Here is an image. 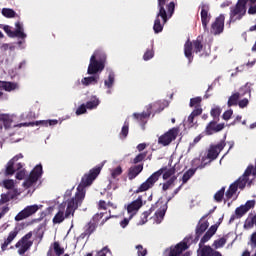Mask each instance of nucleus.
<instances>
[{
  "label": "nucleus",
  "mask_w": 256,
  "mask_h": 256,
  "mask_svg": "<svg viewBox=\"0 0 256 256\" xmlns=\"http://www.w3.org/2000/svg\"><path fill=\"white\" fill-rule=\"evenodd\" d=\"M103 165H105V161L101 166H96L95 168H92L89 173L85 174L77 187L75 196L65 200L58 206L57 213L52 219L54 225H60L65 219H71V217L75 216V211L79 209L80 205L83 203V199H85V187L91 186L93 181L99 177Z\"/></svg>",
  "instance_id": "nucleus-1"
},
{
  "label": "nucleus",
  "mask_w": 256,
  "mask_h": 256,
  "mask_svg": "<svg viewBox=\"0 0 256 256\" xmlns=\"http://www.w3.org/2000/svg\"><path fill=\"white\" fill-rule=\"evenodd\" d=\"M105 63H107V54L103 50H96L91 58L88 65L87 74L92 76H87L77 81L78 85H83V87H89L91 85H97L99 83V73L105 69Z\"/></svg>",
  "instance_id": "nucleus-2"
},
{
  "label": "nucleus",
  "mask_w": 256,
  "mask_h": 256,
  "mask_svg": "<svg viewBox=\"0 0 256 256\" xmlns=\"http://www.w3.org/2000/svg\"><path fill=\"white\" fill-rule=\"evenodd\" d=\"M167 0H158V13L154 20V33H161L165 23L173 17L175 13V2H170L168 5H165ZM166 7V8H165Z\"/></svg>",
  "instance_id": "nucleus-3"
},
{
  "label": "nucleus",
  "mask_w": 256,
  "mask_h": 256,
  "mask_svg": "<svg viewBox=\"0 0 256 256\" xmlns=\"http://www.w3.org/2000/svg\"><path fill=\"white\" fill-rule=\"evenodd\" d=\"M256 175H253V165L247 167L244 174L234 182L226 192L227 199H233L237 193V189H245V186L251 187V183L255 179Z\"/></svg>",
  "instance_id": "nucleus-4"
},
{
  "label": "nucleus",
  "mask_w": 256,
  "mask_h": 256,
  "mask_svg": "<svg viewBox=\"0 0 256 256\" xmlns=\"http://www.w3.org/2000/svg\"><path fill=\"white\" fill-rule=\"evenodd\" d=\"M163 175V179H172L175 176V168H161L158 171L154 172L144 183H142L136 193H143L144 191H149L154 185L156 181H159V177Z\"/></svg>",
  "instance_id": "nucleus-5"
},
{
  "label": "nucleus",
  "mask_w": 256,
  "mask_h": 256,
  "mask_svg": "<svg viewBox=\"0 0 256 256\" xmlns=\"http://www.w3.org/2000/svg\"><path fill=\"white\" fill-rule=\"evenodd\" d=\"M165 107H169V101H157L147 106V112L134 113L133 117L136 119V121H139L142 129H145V123H147L149 117H151V109H155L156 113H161Z\"/></svg>",
  "instance_id": "nucleus-6"
},
{
  "label": "nucleus",
  "mask_w": 256,
  "mask_h": 256,
  "mask_svg": "<svg viewBox=\"0 0 256 256\" xmlns=\"http://www.w3.org/2000/svg\"><path fill=\"white\" fill-rule=\"evenodd\" d=\"M193 51L194 53H200V57H209L211 54V48L203 49V44L199 39L193 42L187 41L184 45V55L189 63L193 61Z\"/></svg>",
  "instance_id": "nucleus-7"
},
{
  "label": "nucleus",
  "mask_w": 256,
  "mask_h": 256,
  "mask_svg": "<svg viewBox=\"0 0 256 256\" xmlns=\"http://www.w3.org/2000/svg\"><path fill=\"white\" fill-rule=\"evenodd\" d=\"M155 207H158V210L155 212L154 221H156L158 225L159 223H161V221H163L165 213H167V202L164 203L158 201L154 206L151 207L149 211H145L144 213H142L141 220L138 225H145L147 223V218L149 217V215H151L153 211H155Z\"/></svg>",
  "instance_id": "nucleus-8"
},
{
  "label": "nucleus",
  "mask_w": 256,
  "mask_h": 256,
  "mask_svg": "<svg viewBox=\"0 0 256 256\" xmlns=\"http://www.w3.org/2000/svg\"><path fill=\"white\" fill-rule=\"evenodd\" d=\"M19 159H23V154H18L16 156H14L7 163L6 175H13V173H15V171H18L16 173V179L21 181V180L25 179L26 171H25V169H23V164L22 163H18L16 166H14L15 162L19 161Z\"/></svg>",
  "instance_id": "nucleus-9"
},
{
  "label": "nucleus",
  "mask_w": 256,
  "mask_h": 256,
  "mask_svg": "<svg viewBox=\"0 0 256 256\" xmlns=\"http://www.w3.org/2000/svg\"><path fill=\"white\" fill-rule=\"evenodd\" d=\"M247 0H238L236 6L230 10V23H235L243 18L245 13H247Z\"/></svg>",
  "instance_id": "nucleus-10"
},
{
  "label": "nucleus",
  "mask_w": 256,
  "mask_h": 256,
  "mask_svg": "<svg viewBox=\"0 0 256 256\" xmlns=\"http://www.w3.org/2000/svg\"><path fill=\"white\" fill-rule=\"evenodd\" d=\"M186 249H189V245H187V241L184 240L183 242L178 243L175 246H171L167 248L163 255L164 256H191V253L186 252L183 254V251H186Z\"/></svg>",
  "instance_id": "nucleus-11"
},
{
  "label": "nucleus",
  "mask_w": 256,
  "mask_h": 256,
  "mask_svg": "<svg viewBox=\"0 0 256 256\" xmlns=\"http://www.w3.org/2000/svg\"><path fill=\"white\" fill-rule=\"evenodd\" d=\"M145 203L146 201L143 199V196H138L137 200L125 204L124 209L130 219H133V217L139 213V209H141Z\"/></svg>",
  "instance_id": "nucleus-12"
},
{
  "label": "nucleus",
  "mask_w": 256,
  "mask_h": 256,
  "mask_svg": "<svg viewBox=\"0 0 256 256\" xmlns=\"http://www.w3.org/2000/svg\"><path fill=\"white\" fill-rule=\"evenodd\" d=\"M32 237L33 233L29 232L15 244V248L18 249V255H25V253L31 249L33 246V241H31Z\"/></svg>",
  "instance_id": "nucleus-13"
},
{
  "label": "nucleus",
  "mask_w": 256,
  "mask_h": 256,
  "mask_svg": "<svg viewBox=\"0 0 256 256\" xmlns=\"http://www.w3.org/2000/svg\"><path fill=\"white\" fill-rule=\"evenodd\" d=\"M41 175H43V166L41 164H38L31 171L29 177L23 183V186L26 189H29L30 187H34L35 183H37V181H39Z\"/></svg>",
  "instance_id": "nucleus-14"
},
{
  "label": "nucleus",
  "mask_w": 256,
  "mask_h": 256,
  "mask_svg": "<svg viewBox=\"0 0 256 256\" xmlns=\"http://www.w3.org/2000/svg\"><path fill=\"white\" fill-rule=\"evenodd\" d=\"M39 209H43V205L34 204L26 206L15 216V221H23V219H28V217H32V215H35V213H37Z\"/></svg>",
  "instance_id": "nucleus-15"
},
{
  "label": "nucleus",
  "mask_w": 256,
  "mask_h": 256,
  "mask_svg": "<svg viewBox=\"0 0 256 256\" xmlns=\"http://www.w3.org/2000/svg\"><path fill=\"white\" fill-rule=\"evenodd\" d=\"M3 30L8 37H11L12 39L15 37H25V26L23 25V22H16L14 31L11 30L9 25H4Z\"/></svg>",
  "instance_id": "nucleus-16"
},
{
  "label": "nucleus",
  "mask_w": 256,
  "mask_h": 256,
  "mask_svg": "<svg viewBox=\"0 0 256 256\" xmlns=\"http://www.w3.org/2000/svg\"><path fill=\"white\" fill-rule=\"evenodd\" d=\"M223 149H225V141H221L218 145L210 146L207 155L204 156V159L209 161V163H211V161H215Z\"/></svg>",
  "instance_id": "nucleus-17"
},
{
  "label": "nucleus",
  "mask_w": 256,
  "mask_h": 256,
  "mask_svg": "<svg viewBox=\"0 0 256 256\" xmlns=\"http://www.w3.org/2000/svg\"><path fill=\"white\" fill-rule=\"evenodd\" d=\"M177 135H179V129L172 128L168 132H166L164 135L160 136L158 139V143L160 145H163L164 147H167L170 143L175 141L177 139Z\"/></svg>",
  "instance_id": "nucleus-18"
},
{
  "label": "nucleus",
  "mask_w": 256,
  "mask_h": 256,
  "mask_svg": "<svg viewBox=\"0 0 256 256\" xmlns=\"http://www.w3.org/2000/svg\"><path fill=\"white\" fill-rule=\"evenodd\" d=\"M225 28V16L221 14L216 20L212 23L210 32L212 35H221V32Z\"/></svg>",
  "instance_id": "nucleus-19"
},
{
  "label": "nucleus",
  "mask_w": 256,
  "mask_h": 256,
  "mask_svg": "<svg viewBox=\"0 0 256 256\" xmlns=\"http://www.w3.org/2000/svg\"><path fill=\"white\" fill-rule=\"evenodd\" d=\"M59 123V120L53 119V120H40L36 122H25L17 124V127H34V125H42L43 127H55Z\"/></svg>",
  "instance_id": "nucleus-20"
},
{
  "label": "nucleus",
  "mask_w": 256,
  "mask_h": 256,
  "mask_svg": "<svg viewBox=\"0 0 256 256\" xmlns=\"http://www.w3.org/2000/svg\"><path fill=\"white\" fill-rule=\"evenodd\" d=\"M199 9L201 15V22L204 31H208L207 25L211 21V13H209V6L207 4H202Z\"/></svg>",
  "instance_id": "nucleus-21"
},
{
  "label": "nucleus",
  "mask_w": 256,
  "mask_h": 256,
  "mask_svg": "<svg viewBox=\"0 0 256 256\" xmlns=\"http://www.w3.org/2000/svg\"><path fill=\"white\" fill-rule=\"evenodd\" d=\"M108 76L104 80V87L107 95H111L113 93V85H115V72L111 69H107Z\"/></svg>",
  "instance_id": "nucleus-22"
},
{
  "label": "nucleus",
  "mask_w": 256,
  "mask_h": 256,
  "mask_svg": "<svg viewBox=\"0 0 256 256\" xmlns=\"http://www.w3.org/2000/svg\"><path fill=\"white\" fill-rule=\"evenodd\" d=\"M0 121L3 122L4 128L6 131H8V134L13 135V132L15 129L20 128L17 125H13V119H11V116L7 114L0 115Z\"/></svg>",
  "instance_id": "nucleus-23"
},
{
  "label": "nucleus",
  "mask_w": 256,
  "mask_h": 256,
  "mask_svg": "<svg viewBox=\"0 0 256 256\" xmlns=\"http://www.w3.org/2000/svg\"><path fill=\"white\" fill-rule=\"evenodd\" d=\"M255 207V200H248L245 205H241L240 207L236 208L235 215L238 219H241L243 215L249 212L250 209Z\"/></svg>",
  "instance_id": "nucleus-24"
},
{
  "label": "nucleus",
  "mask_w": 256,
  "mask_h": 256,
  "mask_svg": "<svg viewBox=\"0 0 256 256\" xmlns=\"http://www.w3.org/2000/svg\"><path fill=\"white\" fill-rule=\"evenodd\" d=\"M17 235H19V230L17 228H14L9 232L8 236L4 238V242L1 244V251H7V248L13 243V241H15Z\"/></svg>",
  "instance_id": "nucleus-25"
},
{
  "label": "nucleus",
  "mask_w": 256,
  "mask_h": 256,
  "mask_svg": "<svg viewBox=\"0 0 256 256\" xmlns=\"http://www.w3.org/2000/svg\"><path fill=\"white\" fill-rule=\"evenodd\" d=\"M1 89H4V91H16V89H19V84L15 82H3L0 81V101L5 97V94L1 91Z\"/></svg>",
  "instance_id": "nucleus-26"
},
{
  "label": "nucleus",
  "mask_w": 256,
  "mask_h": 256,
  "mask_svg": "<svg viewBox=\"0 0 256 256\" xmlns=\"http://www.w3.org/2000/svg\"><path fill=\"white\" fill-rule=\"evenodd\" d=\"M225 129V124L220 123L217 124L216 122H210L206 127V135H213V133H219V131H223Z\"/></svg>",
  "instance_id": "nucleus-27"
},
{
  "label": "nucleus",
  "mask_w": 256,
  "mask_h": 256,
  "mask_svg": "<svg viewBox=\"0 0 256 256\" xmlns=\"http://www.w3.org/2000/svg\"><path fill=\"white\" fill-rule=\"evenodd\" d=\"M209 165V160L207 161V158L202 156L201 158H194L192 160V169H205Z\"/></svg>",
  "instance_id": "nucleus-28"
},
{
  "label": "nucleus",
  "mask_w": 256,
  "mask_h": 256,
  "mask_svg": "<svg viewBox=\"0 0 256 256\" xmlns=\"http://www.w3.org/2000/svg\"><path fill=\"white\" fill-rule=\"evenodd\" d=\"M101 105V100L97 95H92L90 99L86 102V108L89 111H93V109H97Z\"/></svg>",
  "instance_id": "nucleus-29"
},
{
  "label": "nucleus",
  "mask_w": 256,
  "mask_h": 256,
  "mask_svg": "<svg viewBox=\"0 0 256 256\" xmlns=\"http://www.w3.org/2000/svg\"><path fill=\"white\" fill-rule=\"evenodd\" d=\"M198 256H221V253L213 250L210 246H204L198 250Z\"/></svg>",
  "instance_id": "nucleus-30"
},
{
  "label": "nucleus",
  "mask_w": 256,
  "mask_h": 256,
  "mask_svg": "<svg viewBox=\"0 0 256 256\" xmlns=\"http://www.w3.org/2000/svg\"><path fill=\"white\" fill-rule=\"evenodd\" d=\"M141 171H143V165H141V164L130 167L129 173H128V178L130 180L135 179V177H137V175H139V173H141Z\"/></svg>",
  "instance_id": "nucleus-31"
},
{
  "label": "nucleus",
  "mask_w": 256,
  "mask_h": 256,
  "mask_svg": "<svg viewBox=\"0 0 256 256\" xmlns=\"http://www.w3.org/2000/svg\"><path fill=\"white\" fill-rule=\"evenodd\" d=\"M201 113H203V109L201 108L194 109V111L188 117V120H187L188 127H193L195 125L194 119L198 115H201Z\"/></svg>",
  "instance_id": "nucleus-32"
},
{
  "label": "nucleus",
  "mask_w": 256,
  "mask_h": 256,
  "mask_svg": "<svg viewBox=\"0 0 256 256\" xmlns=\"http://www.w3.org/2000/svg\"><path fill=\"white\" fill-rule=\"evenodd\" d=\"M3 17H6L7 19H13L17 15V12L11 8H3L1 11Z\"/></svg>",
  "instance_id": "nucleus-33"
},
{
  "label": "nucleus",
  "mask_w": 256,
  "mask_h": 256,
  "mask_svg": "<svg viewBox=\"0 0 256 256\" xmlns=\"http://www.w3.org/2000/svg\"><path fill=\"white\" fill-rule=\"evenodd\" d=\"M128 135H129V120H126L120 132V139H127Z\"/></svg>",
  "instance_id": "nucleus-34"
},
{
  "label": "nucleus",
  "mask_w": 256,
  "mask_h": 256,
  "mask_svg": "<svg viewBox=\"0 0 256 256\" xmlns=\"http://www.w3.org/2000/svg\"><path fill=\"white\" fill-rule=\"evenodd\" d=\"M122 173H123V168H121V166L110 169L111 179H117V177H119Z\"/></svg>",
  "instance_id": "nucleus-35"
},
{
  "label": "nucleus",
  "mask_w": 256,
  "mask_h": 256,
  "mask_svg": "<svg viewBox=\"0 0 256 256\" xmlns=\"http://www.w3.org/2000/svg\"><path fill=\"white\" fill-rule=\"evenodd\" d=\"M195 172H196V169H193V168L187 170L182 177V183L183 184L187 183V181H189V179H191V177L195 175Z\"/></svg>",
  "instance_id": "nucleus-36"
},
{
  "label": "nucleus",
  "mask_w": 256,
  "mask_h": 256,
  "mask_svg": "<svg viewBox=\"0 0 256 256\" xmlns=\"http://www.w3.org/2000/svg\"><path fill=\"white\" fill-rule=\"evenodd\" d=\"M239 97V93H234L232 96H230L228 99V107H233V105H237Z\"/></svg>",
  "instance_id": "nucleus-37"
},
{
  "label": "nucleus",
  "mask_w": 256,
  "mask_h": 256,
  "mask_svg": "<svg viewBox=\"0 0 256 256\" xmlns=\"http://www.w3.org/2000/svg\"><path fill=\"white\" fill-rule=\"evenodd\" d=\"M15 37L19 39L17 41L18 49H25V47H27L25 45V40L27 39V33L24 32V36H15Z\"/></svg>",
  "instance_id": "nucleus-38"
},
{
  "label": "nucleus",
  "mask_w": 256,
  "mask_h": 256,
  "mask_svg": "<svg viewBox=\"0 0 256 256\" xmlns=\"http://www.w3.org/2000/svg\"><path fill=\"white\" fill-rule=\"evenodd\" d=\"M177 181V177H172L170 178L166 183L163 184V191H167L168 189H171L173 185H175V182Z\"/></svg>",
  "instance_id": "nucleus-39"
},
{
  "label": "nucleus",
  "mask_w": 256,
  "mask_h": 256,
  "mask_svg": "<svg viewBox=\"0 0 256 256\" xmlns=\"http://www.w3.org/2000/svg\"><path fill=\"white\" fill-rule=\"evenodd\" d=\"M95 229H97V226L95 225V223L90 222L85 226V235H91V233H93L95 231Z\"/></svg>",
  "instance_id": "nucleus-40"
},
{
  "label": "nucleus",
  "mask_w": 256,
  "mask_h": 256,
  "mask_svg": "<svg viewBox=\"0 0 256 256\" xmlns=\"http://www.w3.org/2000/svg\"><path fill=\"white\" fill-rule=\"evenodd\" d=\"M155 57V51L152 49H147L146 52L143 55V60L144 61H151Z\"/></svg>",
  "instance_id": "nucleus-41"
},
{
  "label": "nucleus",
  "mask_w": 256,
  "mask_h": 256,
  "mask_svg": "<svg viewBox=\"0 0 256 256\" xmlns=\"http://www.w3.org/2000/svg\"><path fill=\"white\" fill-rule=\"evenodd\" d=\"M224 195H225V187H222V188L214 195L215 201H217L218 203H221V201H223Z\"/></svg>",
  "instance_id": "nucleus-42"
},
{
  "label": "nucleus",
  "mask_w": 256,
  "mask_h": 256,
  "mask_svg": "<svg viewBox=\"0 0 256 256\" xmlns=\"http://www.w3.org/2000/svg\"><path fill=\"white\" fill-rule=\"evenodd\" d=\"M201 101V97L192 98L190 100V107H195V109H201V106H199L201 105Z\"/></svg>",
  "instance_id": "nucleus-43"
},
{
  "label": "nucleus",
  "mask_w": 256,
  "mask_h": 256,
  "mask_svg": "<svg viewBox=\"0 0 256 256\" xmlns=\"http://www.w3.org/2000/svg\"><path fill=\"white\" fill-rule=\"evenodd\" d=\"M53 249L57 256L63 255L65 253V249L61 248V245H59V242L54 243Z\"/></svg>",
  "instance_id": "nucleus-44"
},
{
  "label": "nucleus",
  "mask_w": 256,
  "mask_h": 256,
  "mask_svg": "<svg viewBox=\"0 0 256 256\" xmlns=\"http://www.w3.org/2000/svg\"><path fill=\"white\" fill-rule=\"evenodd\" d=\"M225 243H227V239L220 238V239L214 241L213 246L215 247V249H220V247H223L225 245Z\"/></svg>",
  "instance_id": "nucleus-45"
},
{
  "label": "nucleus",
  "mask_w": 256,
  "mask_h": 256,
  "mask_svg": "<svg viewBox=\"0 0 256 256\" xmlns=\"http://www.w3.org/2000/svg\"><path fill=\"white\" fill-rule=\"evenodd\" d=\"M207 227H209V226L205 222L199 224L197 229H196L197 235H201L202 233H205V231H207Z\"/></svg>",
  "instance_id": "nucleus-46"
},
{
  "label": "nucleus",
  "mask_w": 256,
  "mask_h": 256,
  "mask_svg": "<svg viewBox=\"0 0 256 256\" xmlns=\"http://www.w3.org/2000/svg\"><path fill=\"white\" fill-rule=\"evenodd\" d=\"M87 113V104L80 105L76 110V115H85Z\"/></svg>",
  "instance_id": "nucleus-47"
},
{
  "label": "nucleus",
  "mask_w": 256,
  "mask_h": 256,
  "mask_svg": "<svg viewBox=\"0 0 256 256\" xmlns=\"http://www.w3.org/2000/svg\"><path fill=\"white\" fill-rule=\"evenodd\" d=\"M3 186L5 189H13L15 187V181L13 180H4Z\"/></svg>",
  "instance_id": "nucleus-48"
},
{
  "label": "nucleus",
  "mask_w": 256,
  "mask_h": 256,
  "mask_svg": "<svg viewBox=\"0 0 256 256\" xmlns=\"http://www.w3.org/2000/svg\"><path fill=\"white\" fill-rule=\"evenodd\" d=\"M211 116L215 118L219 117V115H221V108L218 106H215L214 108H212L211 110Z\"/></svg>",
  "instance_id": "nucleus-49"
},
{
  "label": "nucleus",
  "mask_w": 256,
  "mask_h": 256,
  "mask_svg": "<svg viewBox=\"0 0 256 256\" xmlns=\"http://www.w3.org/2000/svg\"><path fill=\"white\" fill-rule=\"evenodd\" d=\"M251 5L250 8L248 10L249 15H255L256 13V0H249Z\"/></svg>",
  "instance_id": "nucleus-50"
},
{
  "label": "nucleus",
  "mask_w": 256,
  "mask_h": 256,
  "mask_svg": "<svg viewBox=\"0 0 256 256\" xmlns=\"http://www.w3.org/2000/svg\"><path fill=\"white\" fill-rule=\"evenodd\" d=\"M146 157L147 153H140L134 158L133 163H141V161H143V159H145Z\"/></svg>",
  "instance_id": "nucleus-51"
},
{
  "label": "nucleus",
  "mask_w": 256,
  "mask_h": 256,
  "mask_svg": "<svg viewBox=\"0 0 256 256\" xmlns=\"http://www.w3.org/2000/svg\"><path fill=\"white\" fill-rule=\"evenodd\" d=\"M255 224H253V220L251 219V217L247 218L245 223H244V228L245 229H252V227H254Z\"/></svg>",
  "instance_id": "nucleus-52"
},
{
  "label": "nucleus",
  "mask_w": 256,
  "mask_h": 256,
  "mask_svg": "<svg viewBox=\"0 0 256 256\" xmlns=\"http://www.w3.org/2000/svg\"><path fill=\"white\" fill-rule=\"evenodd\" d=\"M131 216L125 217L121 222H120V227H122V229H125V227H127V225H129V221H131Z\"/></svg>",
  "instance_id": "nucleus-53"
},
{
  "label": "nucleus",
  "mask_w": 256,
  "mask_h": 256,
  "mask_svg": "<svg viewBox=\"0 0 256 256\" xmlns=\"http://www.w3.org/2000/svg\"><path fill=\"white\" fill-rule=\"evenodd\" d=\"M11 197H13V196H11V194H9V193L2 194L1 195V199H0V203H7V202H9Z\"/></svg>",
  "instance_id": "nucleus-54"
},
{
  "label": "nucleus",
  "mask_w": 256,
  "mask_h": 256,
  "mask_svg": "<svg viewBox=\"0 0 256 256\" xmlns=\"http://www.w3.org/2000/svg\"><path fill=\"white\" fill-rule=\"evenodd\" d=\"M232 116H233V110L230 109L224 112L223 119L224 121H229Z\"/></svg>",
  "instance_id": "nucleus-55"
},
{
  "label": "nucleus",
  "mask_w": 256,
  "mask_h": 256,
  "mask_svg": "<svg viewBox=\"0 0 256 256\" xmlns=\"http://www.w3.org/2000/svg\"><path fill=\"white\" fill-rule=\"evenodd\" d=\"M136 249L138 251V256H145V255H147V250L144 249L142 245L136 246Z\"/></svg>",
  "instance_id": "nucleus-56"
},
{
  "label": "nucleus",
  "mask_w": 256,
  "mask_h": 256,
  "mask_svg": "<svg viewBox=\"0 0 256 256\" xmlns=\"http://www.w3.org/2000/svg\"><path fill=\"white\" fill-rule=\"evenodd\" d=\"M104 215H105V212L96 213L93 217V221H95V223H98V221H101V219H103Z\"/></svg>",
  "instance_id": "nucleus-57"
},
{
  "label": "nucleus",
  "mask_w": 256,
  "mask_h": 256,
  "mask_svg": "<svg viewBox=\"0 0 256 256\" xmlns=\"http://www.w3.org/2000/svg\"><path fill=\"white\" fill-rule=\"evenodd\" d=\"M238 105L240 109H244V107H247V105H249V100L247 98H244L238 102Z\"/></svg>",
  "instance_id": "nucleus-58"
},
{
  "label": "nucleus",
  "mask_w": 256,
  "mask_h": 256,
  "mask_svg": "<svg viewBox=\"0 0 256 256\" xmlns=\"http://www.w3.org/2000/svg\"><path fill=\"white\" fill-rule=\"evenodd\" d=\"M212 234H209V232H206V234L202 237L201 241H200V245L201 243H207V241H209V239H211Z\"/></svg>",
  "instance_id": "nucleus-59"
},
{
  "label": "nucleus",
  "mask_w": 256,
  "mask_h": 256,
  "mask_svg": "<svg viewBox=\"0 0 256 256\" xmlns=\"http://www.w3.org/2000/svg\"><path fill=\"white\" fill-rule=\"evenodd\" d=\"M207 233H209L210 235L214 236L215 233H217V226H212Z\"/></svg>",
  "instance_id": "nucleus-60"
},
{
  "label": "nucleus",
  "mask_w": 256,
  "mask_h": 256,
  "mask_svg": "<svg viewBox=\"0 0 256 256\" xmlns=\"http://www.w3.org/2000/svg\"><path fill=\"white\" fill-rule=\"evenodd\" d=\"M106 207H107V203L105 201L101 200L99 202V209H103L105 211Z\"/></svg>",
  "instance_id": "nucleus-61"
},
{
  "label": "nucleus",
  "mask_w": 256,
  "mask_h": 256,
  "mask_svg": "<svg viewBox=\"0 0 256 256\" xmlns=\"http://www.w3.org/2000/svg\"><path fill=\"white\" fill-rule=\"evenodd\" d=\"M146 147H147V144L141 143V144H138L137 150H138V151H144V149H145Z\"/></svg>",
  "instance_id": "nucleus-62"
},
{
  "label": "nucleus",
  "mask_w": 256,
  "mask_h": 256,
  "mask_svg": "<svg viewBox=\"0 0 256 256\" xmlns=\"http://www.w3.org/2000/svg\"><path fill=\"white\" fill-rule=\"evenodd\" d=\"M10 48H11V46H9V44H7V43H4L0 46V49H2V51H7Z\"/></svg>",
  "instance_id": "nucleus-63"
},
{
  "label": "nucleus",
  "mask_w": 256,
  "mask_h": 256,
  "mask_svg": "<svg viewBox=\"0 0 256 256\" xmlns=\"http://www.w3.org/2000/svg\"><path fill=\"white\" fill-rule=\"evenodd\" d=\"M251 241L254 243V245H256V232L252 234Z\"/></svg>",
  "instance_id": "nucleus-64"
}]
</instances>
